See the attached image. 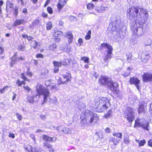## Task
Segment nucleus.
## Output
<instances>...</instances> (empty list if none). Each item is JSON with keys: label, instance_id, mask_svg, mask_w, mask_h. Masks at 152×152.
<instances>
[{"label": "nucleus", "instance_id": "49530a36", "mask_svg": "<svg viewBox=\"0 0 152 152\" xmlns=\"http://www.w3.org/2000/svg\"><path fill=\"white\" fill-rule=\"evenodd\" d=\"M47 11L50 14H52L53 13V10L52 8L50 7H48L47 9Z\"/></svg>", "mask_w": 152, "mask_h": 152}, {"label": "nucleus", "instance_id": "680f3d73", "mask_svg": "<svg viewBox=\"0 0 152 152\" xmlns=\"http://www.w3.org/2000/svg\"><path fill=\"white\" fill-rule=\"evenodd\" d=\"M9 137H12L14 138L15 137V136L13 133H11L9 135Z\"/></svg>", "mask_w": 152, "mask_h": 152}, {"label": "nucleus", "instance_id": "1a4fd4ad", "mask_svg": "<svg viewBox=\"0 0 152 152\" xmlns=\"http://www.w3.org/2000/svg\"><path fill=\"white\" fill-rule=\"evenodd\" d=\"M136 23L131 28L134 34L137 35V36L141 35L143 33V28L141 26H137V23H138L135 21Z\"/></svg>", "mask_w": 152, "mask_h": 152}, {"label": "nucleus", "instance_id": "5fc2aeb1", "mask_svg": "<svg viewBox=\"0 0 152 152\" xmlns=\"http://www.w3.org/2000/svg\"><path fill=\"white\" fill-rule=\"evenodd\" d=\"M23 88L28 92H29L31 90V89L27 86H24Z\"/></svg>", "mask_w": 152, "mask_h": 152}, {"label": "nucleus", "instance_id": "c03bdc74", "mask_svg": "<svg viewBox=\"0 0 152 152\" xmlns=\"http://www.w3.org/2000/svg\"><path fill=\"white\" fill-rule=\"evenodd\" d=\"M18 48L20 50L24 51L25 50V47L23 45H20L18 46Z\"/></svg>", "mask_w": 152, "mask_h": 152}, {"label": "nucleus", "instance_id": "bf43d9fd", "mask_svg": "<svg viewBox=\"0 0 152 152\" xmlns=\"http://www.w3.org/2000/svg\"><path fill=\"white\" fill-rule=\"evenodd\" d=\"M36 57L38 58H42L43 55L41 54H38L36 55Z\"/></svg>", "mask_w": 152, "mask_h": 152}, {"label": "nucleus", "instance_id": "6e6d98bb", "mask_svg": "<svg viewBox=\"0 0 152 152\" xmlns=\"http://www.w3.org/2000/svg\"><path fill=\"white\" fill-rule=\"evenodd\" d=\"M148 146L152 147V139H151L148 142Z\"/></svg>", "mask_w": 152, "mask_h": 152}, {"label": "nucleus", "instance_id": "6e6552de", "mask_svg": "<svg viewBox=\"0 0 152 152\" xmlns=\"http://www.w3.org/2000/svg\"><path fill=\"white\" fill-rule=\"evenodd\" d=\"M62 78L59 77L58 79V83L59 84H64L71 80L72 79L70 73L67 72L65 74L62 75Z\"/></svg>", "mask_w": 152, "mask_h": 152}, {"label": "nucleus", "instance_id": "f3484780", "mask_svg": "<svg viewBox=\"0 0 152 152\" xmlns=\"http://www.w3.org/2000/svg\"><path fill=\"white\" fill-rule=\"evenodd\" d=\"M14 5L13 3L10 1H7L6 2V9L7 11H10L13 8Z\"/></svg>", "mask_w": 152, "mask_h": 152}, {"label": "nucleus", "instance_id": "412c9836", "mask_svg": "<svg viewBox=\"0 0 152 152\" xmlns=\"http://www.w3.org/2000/svg\"><path fill=\"white\" fill-rule=\"evenodd\" d=\"M67 37L69 39L68 42L71 43L73 39V35L70 32H68L67 35Z\"/></svg>", "mask_w": 152, "mask_h": 152}, {"label": "nucleus", "instance_id": "3c124183", "mask_svg": "<svg viewBox=\"0 0 152 152\" xmlns=\"http://www.w3.org/2000/svg\"><path fill=\"white\" fill-rule=\"evenodd\" d=\"M148 124L146 123V124H142L141 126L145 129H148Z\"/></svg>", "mask_w": 152, "mask_h": 152}, {"label": "nucleus", "instance_id": "39448f33", "mask_svg": "<svg viewBox=\"0 0 152 152\" xmlns=\"http://www.w3.org/2000/svg\"><path fill=\"white\" fill-rule=\"evenodd\" d=\"M99 82L102 85L107 84L108 88L113 91L116 90L118 86V83L116 82H114L112 81L108 82V78L105 77H101L99 79Z\"/></svg>", "mask_w": 152, "mask_h": 152}, {"label": "nucleus", "instance_id": "9b49d317", "mask_svg": "<svg viewBox=\"0 0 152 152\" xmlns=\"http://www.w3.org/2000/svg\"><path fill=\"white\" fill-rule=\"evenodd\" d=\"M53 128L54 129L58 131L59 132H62L64 133L67 134H70L72 132L71 130L68 128L65 127L63 128L61 126L58 127L53 126Z\"/></svg>", "mask_w": 152, "mask_h": 152}, {"label": "nucleus", "instance_id": "0e129e2a", "mask_svg": "<svg viewBox=\"0 0 152 152\" xmlns=\"http://www.w3.org/2000/svg\"><path fill=\"white\" fill-rule=\"evenodd\" d=\"M40 117L41 118H42L43 120H45L46 118V117L45 115H40Z\"/></svg>", "mask_w": 152, "mask_h": 152}, {"label": "nucleus", "instance_id": "4be33fe9", "mask_svg": "<svg viewBox=\"0 0 152 152\" xmlns=\"http://www.w3.org/2000/svg\"><path fill=\"white\" fill-rule=\"evenodd\" d=\"M53 35L55 37H59L63 35V33L60 31L55 30Z\"/></svg>", "mask_w": 152, "mask_h": 152}, {"label": "nucleus", "instance_id": "20e7f679", "mask_svg": "<svg viewBox=\"0 0 152 152\" xmlns=\"http://www.w3.org/2000/svg\"><path fill=\"white\" fill-rule=\"evenodd\" d=\"M36 91L37 93V95H43L44 102L43 103L46 102L50 96L48 90L41 84H37L36 86Z\"/></svg>", "mask_w": 152, "mask_h": 152}, {"label": "nucleus", "instance_id": "f704fd0d", "mask_svg": "<svg viewBox=\"0 0 152 152\" xmlns=\"http://www.w3.org/2000/svg\"><path fill=\"white\" fill-rule=\"evenodd\" d=\"M81 60L83 61L85 63H88L89 62V58L85 56H83L81 57Z\"/></svg>", "mask_w": 152, "mask_h": 152}, {"label": "nucleus", "instance_id": "79ce46f5", "mask_svg": "<svg viewBox=\"0 0 152 152\" xmlns=\"http://www.w3.org/2000/svg\"><path fill=\"white\" fill-rule=\"evenodd\" d=\"M21 78L24 80L25 81H27L28 82H29L30 81V80L28 79L27 77L25 76L24 75V74L23 73H22L21 74Z\"/></svg>", "mask_w": 152, "mask_h": 152}, {"label": "nucleus", "instance_id": "4c0bfd02", "mask_svg": "<svg viewBox=\"0 0 152 152\" xmlns=\"http://www.w3.org/2000/svg\"><path fill=\"white\" fill-rule=\"evenodd\" d=\"M112 114V110L108 111L107 113L104 115V117L106 118H109Z\"/></svg>", "mask_w": 152, "mask_h": 152}, {"label": "nucleus", "instance_id": "37998d69", "mask_svg": "<svg viewBox=\"0 0 152 152\" xmlns=\"http://www.w3.org/2000/svg\"><path fill=\"white\" fill-rule=\"evenodd\" d=\"M131 70V68L128 67L127 69V70L129 71L128 72L125 73L124 74H123L122 75L124 77H126L129 75L130 74V71Z\"/></svg>", "mask_w": 152, "mask_h": 152}, {"label": "nucleus", "instance_id": "473e14b6", "mask_svg": "<svg viewBox=\"0 0 152 152\" xmlns=\"http://www.w3.org/2000/svg\"><path fill=\"white\" fill-rule=\"evenodd\" d=\"M91 30H89L85 37V39L86 40H88L90 39L91 36Z\"/></svg>", "mask_w": 152, "mask_h": 152}, {"label": "nucleus", "instance_id": "e433bc0d", "mask_svg": "<svg viewBox=\"0 0 152 152\" xmlns=\"http://www.w3.org/2000/svg\"><path fill=\"white\" fill-rule=\"evenodd\" d=\"M108 7H103V6H101L99 10H98V12H102L104 10H106V9Z\"/></svg>", "mask_w": 152, "mask_h": 152}, {"label": "nucleus", "instance_id": "c756f323", "mask_svg": "<svg viewBox=\"0 0 152 152\" xmlns=\"http://www.w3.org/2000/svg\"><path fill=\"white\" fill-rule=\"evenodd\" d=\"M53 64L54 66H57L58 67H60L62 65L61 61L60 62L57 61H54Z\"/></svg>", "mask_w": 152, "mask_h": 152}, {"label": "nucleus", "instance_id": "0eeeda50", "mask_svg": "<svg viewBox=\"0 0 152 152\" xmlns=\"http://www.w3.org/2000/svg\"><path fill=\"white\" fill-rule=\"evenodd\" d=\"M135 111L134 110L130 107H127L124 112V117L126 118L129 122L132 123L135 118Z\"/></svg>", "mask_w": 152, "mask_h": 152}, {"label": "nucleus", "instance_id": "72a5a7b5", "mask_svg": "<svg viewBox=\"0 0 152 152\" xmlns=\"http://www.w3.org/2000/svg\"><path fill=\"white\" fill-rule=\"evenodd\" d=\"M26 83L24 81H20L19 79L17 80L16 84L18 86H21L22 84H25Z\"/></svg>", "mask_w": 152, "mask_h": 152}, {"label": "nucleus", "instance_id": "a18cd8bd", "mask_svg": "<svg viewBox=\"0 0 152 152\" xmlns=\"http://www.w3.org/2000/svg\"><path fill=\"white\" fill-rule=\"evenodd\" d=\"M25 148L28 151L30 152L32 151V148L31 145H28Z\"/></svg>", "mask_w": 152, "mask_h": 152}, {"label": "nucleus", "instance_id": "69168bd1", "mask_svg": "<svg viewBox=\"0 0 152 152\" xmlns=\"http://www.w3.org/2000/svg\"><path fill=\"white\" fill-rule=\"evenodd\" d=\"M18 3L20 2V4L22 5H24V2L23 1V0H18Z\"/></svg>", "mask_w": 152, "mask_h": 152}, {"label": "nucleus", "instance_id": "58836bf2", "mask_svg": "<svg viewBox=\"0 0 152 152\" xmlns=\"http://www.w3.org/2000/svg\"><path fill=\"white\" fill-rule=\"evenodd\" d=\"M9 87L8 86H4L3 88L0 89V93H3L5 90H7L8 88Z\"/></svg>", "mask_w": 152, "mask_h": 152}, {"label": "nucleus", "instance_id": "052dcab7", "mask_svg": "<svg viewBox=\"0 0 152 152\" xmlns=\"http://www.w3.org/2000/svg\"><path fill=\"white\" fill-rule=\"evenodd\" d=\"M3 1H0V13H1V7L3 5Z\"/></svg>", "mask_w": 152, "mask_h": 152}, {"label": "nucleus", "instance_id": "5701e85b", "mask_svg": "<svg viewBox=\"0 0 152 152\" xmlns=\"http://www.w3.org/2000/svg\"><path fill=\"white\" fill-rule=\"evenodd\" d=\"M42 139L45 140L50 142L52 141V139L53 138L50 137L46 135H43L42 136Z\"/></svg>", "mask_w": 152, "mask_h": 152}, {"label": "nucleus", "instance_id": "423d86ee", "mask_svg": "<svg viewBox=\"0 0 152 152\" xmlns=\"http://www.w3.org/2000/svg\"><path fill=\"white\" fill-rule=\"evenodd\" d=\"M107 49V54L104 58L105 61H107L108 59L111 58V55L112 54L113 49L112 47L110 45L107 43L102 44L99 47L100 50L104 49Z\"/></svg>", "mask_w": 152, "mask_h": 152}, {"label": "nucleus", "instance_id": "9d476101", "mask_svg": "<svg viewBox=\"0 0 152 152\" xmlns=\"http://www.w3.org/2000/svg\"><path fill=\"white\" fill-rule=\"evenodd\" d=\"M119 140L115 137H112L110 138L109 142L111 143L110 147L112 149L114 150L116 146L118 144Z\"/></svg>", "mask_w": 152, "mask_h": 152}, {"label": "nucleus", "instance_id": "b1692460", "mask_svg": "<svg viewBox=\"0 0 152 152\" xmlns=\"http://www.w3.org/2000/svg\"><path fill=\"white\" fill-rule=\"evenodd\" d=\"M56 45L54 43H53L49 45L48 46V49L50 50L55 51V50L56 49Z\"/></svg>", "mask_w": 152, "mask_h": 152}, {"label": "nucleus", "instance_id": "a878e982", "mask_svg": "<svg viewBox=\"0 0 152 152\" xmlns=\"http://www.w3.org/2000/svg\"><path fill=\"white\" fill-rule=\"evenodd\" d=\"M146 107L145 105L142 104H140L138 109L139 113L144 112L145 111V108Z\"/></svg>", "mask_w": 152, "mask_h": 152}, {"label": "nucleus", "instance_id": "393cba45", "mask_svg": "<svg viewBox=\"0 0 152 152\" xmlns=\"http://www.w3.org/2000/svg\"><path fill=\"white\" fill-rule=\"evenodd\" d=\"M37 95H35L34 96H28L27 97V100L30 103H33L34 101V97H36Z\"/></svg>", "mask_w": 152, "mask_h": 152}, {"label": "nucleus", "instance_id": "dca6fc26", "mask_svg": "<svg viewBox=\"0 0 152 152\" xmlns=\"http://www.w3.org/2000/svg\"><path fill=\"white\" fill-rule=\"evenodd\" d=\"M43 146L44 147H46L48 148L50 151H54V149L52 148V146L49 143L46 142H44Z\"/></svg>", "mask_w": 152, "mask_h": 152}, {"label": "nucleus", "instance_id": "de8ad7c7", "mask_svg": "<svg viewBox=\"0 0 152 152\" xmlns=\"http://www.w3.org/2000/svg\"><path fill=\"white\" fill-rule=\"evenodd\" d=\"M17 118L19 121H21L22 119V116L20 115L18 113H17L16 114Z\"/></svg>", "mask_w": 152, "mask_h": 152}, {"label": "nucleus", "instance_id": "bb28decb", "mask_svg": "<svg viewBox=\"0 0 152 152\" xmlns=\"http://www.w3.org/2000/svg\"><path fill=\"white\" fill-rule=\"evenodd\" d=\"M136 142L138 143L139 145L140 146H143L146 143V141L145 140H143L140 141L139 140H136Z\"/></svg>", "mask_w": 152, "mask_h": 152}, {"label": "nucleus", "instance_id": "8fccbe9b", "mask_svg": "<svg viewBox=\"0 0 152 152\" xmlns=\"http://www.w3.org/2000/svg\"><path fill=\"white\" fill-rule=\"evenodd\" d=\"M64 5L61 3H59L58 5V8L59 10L62 9L64 7Z\"/></svg>", "mask_w": 152, "mask_h": 152}, {"label": "nucleus", "instance_id": "f8f14e48", "mask_svg": "<svg viewBox=\"0 0 152 152\" xmlns=\"http://www.w3.org/2000/svg\"><path fill=\"white\" fill-rule=\"evenodd\" d=\"M129 82L131 84H134L137 87L138 90L139 91V84L140 83V81L137 78L134 77L131 78Z\"/></svg>", "mask_w": 152, "mask_h": 152}, {"label": "nucleus", "instance_id": "338daca9", "mask_svg": "<svg viewBox=\"0 0 152 152\" xmlns=\"http://www.w3.org/2000/svg\"><path fill=\"white\" fill-rule=\"evenodd\" d=\"M50 2V0H47L44 5V7H46Z\"/></svg>", "mask_w": 152, "mask_h": 152}, {"label": "nucleus", "instance_id": "4d7b16f0", "mask_svg": "<svg viewBox=\"0 0 152 152\" xmlns=\"http://www.w3.org/2000/svg\"><path fill=\"white\" fill-rule=\"evenodd\" d=\"M111 130L108 127H107L106 129H105V132L107 133H109L111 132Z\"/></svg>", "mask_w": 152, "mask_h": 152}, {"label": "nucleus", "instance_id": "7ed1b4c3", "mask_svg": "<svg viewBox=\"0 0 152 152\" xmlns=\"http://www.w3.org/2000/svg\"><path fill=\"white\" fill-rule=\"evenodd\" d=\"M110 105L109 99L106 97H99L95 99L94 105L99 112L104 111Z\"/></svg>", "mask_w": 152, "mask_h": 152}, {"label": "nucleus", "instance_id": "2f4dec72", "mask_svg": "<svg viewBox=\"0 0 152 152\" xmlns=\"http://www.w3.org/2000/svg\"><path fill=\"white\" fill-rule=\"evenodd\" d=\"M57 99L56 98H54L53 99H51L50 98V96L49 98H48V100L46 101V102H48V101H49L50 102H51L54 103V104H56L57 103Z\"/></svg>", "mask_w": 152, "mask_h": 152}, {"label": "nucleus", "instance_id": "4468645a", "mask_svg": "<svg viewBox=\"0 0 152 152\" xmlns=\"http://www.w3.org/2000/svg\"><path fill=\"white\" fill-rule=\"evenodd\" d=\"M142 79L144 82H147L148 81L152 80V73H144L142 75Z\"/></svg>", "mask_w": 152, "mask_h": 152}, {"label": "nucleus", "instance_id": "ea45409f", "mask_svg": "<svg viewBox=\"0 0 152 152\" xmlns=\"http://www.w3.org/2000/svg\"><path fill=\"white\" fill-rule=\"evenodd\" d=\"M31 43L33 48L34 49H36L37 48V42L35 40H33L32 41Z\"/></svg>", "mask_w": 152, "mask_h": 152}, {"label": "nucleus", "instance_id": "6ab92c4d", "mask_svg": "<svg viewBox=\"0 0 152 152\" xmlns=\"http://www.w3.org/2000/svg\"><path fill=\"white\" fill-rule=\"evenodd\" d=\"M135 124L134 126V128H136L137 127L141 126L142 124V123L141 119H137L135 121Z\"/></svg>", "mask_w": 152, "mask_h": 152}, {"label": "nucleus", "instance_id": "2eb2a0df", "mask_svg": "<svg viewBox=\"0 0 152 152\" xmlns=\"http://www.w3.org/2000/svg\"><path fill=\"white\" fill-rule=\"evenodd\" d=\"M25 23L24 20L23 19L16 20L13 23L14 26L20 25L21 24H23Z\"/></svg>", "mask_w": 152, "mask_h": 152}, {"label": "nucleus", "instance_id": "603ef678", "mask_svg": "<svg viewBox=\"0 0 152 152\" xmlns=\"http://www.w3.org/2000/svg\"><path fill=\"white\" fill-rule=\"evenodd\" d=\"M4 51V48L1 46L0 47V55L2 54Z\"/></svg>", "mask_w": 152, "mask_h": 152}, {"label": "nucleus", "instance_id": "f257e3e1", "mask_svg": "<svg viewBox=\"0 0 152 152\" xmlns=\"http://www.w3.org/2000/svg\"><path fill=\"white\" fill-rule=\"evenodd\" d=\"M127 12L129 14L130 19L133 21H140L143 19L147 18L148 16V12L145 10L134 6L128 9Z\"/></svg>", "mask_w": 152, "mask_h": 152}, {"label": "nucleus", "instance_id": "f03ea898", "mask_svg": "<svg viewBox=\"0 0 152 152\" xmlns=\"http://www.w3.org/2000/svg\"><path fill=\"white\" fill-rule=\"evenodd\" d=\"M80 119L81 124L84 126H87L93 123L96 122L99 120V118L96 113L86 110L81 114Z\"/></svg>", "mask_w": 152, "mask_h": 152}, {"label": "nucleus", "instance_id": "a19ab883", "mask_svg": "<svg viewBox=\"0 0 152 152\" xmlns=\"http://www.w3.org/2000/svg\"><path fill=\"white\" fill-rule=\"evenodd\" d=\"M124 142L125 144H128L130 142V140L128 137H126L124 138Z\"/></svg>", "mask_w": 152, "mask_h": 152}, {"label": "nucleus", "instance_id": "ddd939ff", "mask_svg": "<svg viewBox=\"0 0 152 152\" xmlns=\"http://www.w3.org/2000/svg\"><path fill=\"white\" fill-rule=\"evenodd\" d=\"M150 56L148 53L145 51L143 52L141 54V60L142 62L146 63L148 61Z\"/></svg>", "mask_w": 152, "mask_h": 152}, {"label": "nucleus", "instance_id": "13d9d810", "mask_svg": "<svg viewBox=\"0 0 152 152\" xmlns=\"http://www.w3.org/2000/svg\"><path fill=\"white\" fill-rule=\"evenodd\" d=\"M54 67H55L54 69V72L55 73H56L59 70L58 68V67L57 66H54Z\"/></svg>", "mask_w": 152, "mask_h": 152}, {"label": "nucleus", "instance_id": "c9c22d12", "mask_svg": "<svg viewBox=\"0 0 152 152\" xmlns=\"http://www.w3.org/2000/svg\"><path fill=\"white\" fill-rule=\"evenodd\" d=\"M94 7V5L91 3L88 4L87 6V9L89 10H92L93 9Z\"/></svg>", "mask_w": 152, "mask_h": 152}, {"label": "nucleus", "instance_id": "864d4df0", "mask_svg": "<svg viewBox=\"0 0 152 152\" xmlns=\"http://www.w3.org/2000/svg\"><path fill=\"white\" fill-rule=\"evenodd\" d=\"M26 74L27 75L31 77H32L33 75V74L31 72H29V69L28 68V71L26 72Z\"/></svg>", "mask_w": 152, "mask_h": 152}, {"label": "nucleus", "instance_id": "7c9ffc66", "mask_svg": "<svg viewBox=\"0 0 152 152\" xmlns=\"http://www.w3.org/2000/svg\"><path fill=\"white\" fill-rule=\"evenodd\" d=\"M46 28L47 30H50L52 27V23L51 22H49L46 23Z\"/></svg>", "mask_w": 152, "mask_h": 152}, {"label": "nucleus", "instance_id": "a211bd4d", "mask_svg": "<svg viewBox=\"0 0 152 152\" xmlns=\"http://www.w3.org/2000/svg\"><path fill=\"white\" fill-rule=\"evenodd\" d=\"M16 53H15L11 58V61L10 62V66H12L15 64L17 61L16 60Z\"/></svg>", "mask_w": 152, "mask_h": 152}, {"label": "nucleus", "instance_id": "cd10ccee", "mask_svg": "<svg viewBox=\"0 0 152 152\" xmlns=\"http://www.w3.org/2000/svg\"><path fill=\"white\" fill-rule=\"evenodd\" d=\"M64 51L66 53H70L71 52L72 50L71 46L69 45H68L66 46L64 49Z\"/></svg>", "mask_w": 152, "mask_h": 152}, {"label": "nucleus", "instance_id": "aec40b11", "mask_svg": "<svg viewBox=\"0 0 152 152\" xmlns=\"http://www.w3.org/2000/svg\"><path fill=\"white\" fill-rule=\"evenodd\" d=\"M72 60L69 59H64L61 61L62 64L64 66H65L71 63Z\"/></svg>", "mask_w": 152, "mask_h": 152}, {"label": "nucleus", "instance_id": "c85d7f7f", "mask_svg": "<svg viewBox=\"0 0 152 152\" xmlns=\"http://www.w3.org/2000/svg\"><path fill=\"white\" fill-rule=\"evenodd\" d=\"M113 135L114 136L120 139H121L122 136V134L121 133L116 132H113Z\"/></svg>", "mask_w": 152, "mask_h": 152}, {"label": "nucleus", "instance_id": "e2e57ef3", "mask_svg": "<svg viewBox=\"0 0 152 152\" xmlns=\"http://www.w3.org/2000/svg\"><path fill=\"white\" fill-rule=\"evenodd\" d=\"M78 42L79 43H80V46L83 42L82 39L81 38H79L78 40Z\"/></svg>", "mask_w": 152, "mask_h": 152}, {"label": "nucleus", "instance_id": "774afa93", "mask_svg": "<svg viewBox=\"0 0 152 152\" xmlns=\"http://www.w3.org/2000/svg\"><path fill=\"white\" fill-rule=\"evenodd\" d=\"M27 38L29 41L33 39V37L31 36H28Z\"/></svg>", "mask_w": 152, "mask_h": 152}, {"label": "nucleus", "instance_id": "09e8293b", "mask_svg": "<svg viewBox=\"0 0 152 152\" xmlns=\"http://www.w3.org/2000/svg\"><path fill=\"white\" fill-rule=\"evenodd\" d=\"M152 43V41L150 39H148L147 43H145L144 44L145 46L150 45Z\"/></svg>", "mask_w": 152, "mask_h": 152}]
</instances>
